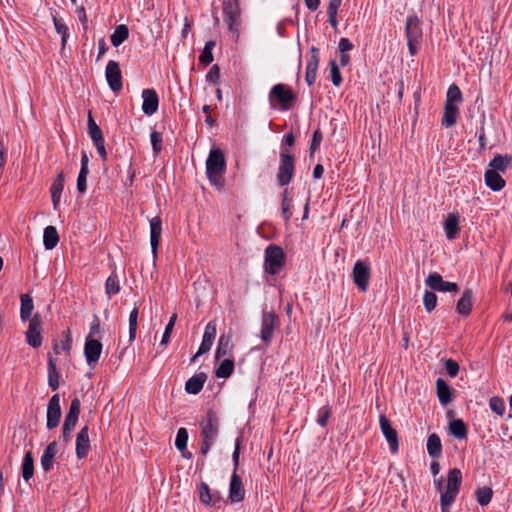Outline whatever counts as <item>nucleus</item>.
<instances>
[{
  "label": "nucleus",
  "mask_w": 512,
  "mask_h": 512,
  "mask_svg": "<svg viewBox=\"0 0 512 512\" xmlns=\"http://www.w3.org/2000/svg\"><path fill=\"white\" fill-rule=\"evenodd\" d=\"M207 380V374L204 372L197 373L190 377L185 383V391L188 394L197 395L203 389Z\"/></svg>",
  "instance_id": "28"
},
{
  "label": "nucleus",
  "mask_w": 512,
  "mask_h": 512,
  "mask_svg": "<svg viewBox=\"0 0 512 512\" xmlns=\"http://www.w3.org/2000/svg\"><path fill=\"white\" fill-rule=\"evenodd\" d=\"M42 324V318L38 313L29 320L25 335L27 343L33 348H39L42 345Z\"/></svg>",
  "instance_id": "11"
},
{
  "label": "nucleus",
  "mask_w": 512,
  "mask_h": 512,
  "mask_svg": "<svg viewBox=\"0 0 512 512\" xmlns=\"http://www.w3.org/2000/svg\"><path fill=\"white\" fill-rule=\"evenodd\" d=\"M197 491L199 494L200 502L205 506L211 505V491L212 490L210 489L209 485L205 482H200L197 485Z\"/></svg>",
  "instance_id": "46"
},
{
  "label": "nucleus",
  "mask_w": 512,
  "mask_h": 512,
  "mask_svg": "<svg viewBox=\"0 0 512 512\" xmlns=\"http://www.w3.org/2000/svg\"><path fill=\"white\" fill-rule=\"evenodd\" d=\"M405 36L407 39L408 51L411 56H415L418 53V46L421 44L423 39L422 21L415 13L407 16L405 23Z\"/></svg>",
  "instance_id": "4"
},
{
  "label": "nucleus",
  "mask_w": 512,
  "mask_h": 512,
  "mask_svg": "<svg viewBox=\"0 0 512 512\" xmlns=\"http://www.w3.org/2000/svg\"><path fill=\"white\" fill-rule=\"evenodd\" d=\"M59 242V234L56 227L49 225L44 229L43 245L46 250L54 249Z\"/></svg>",
  "instance_id": "35"
},
{
  "label": "nucleus",
  "mask_w": 512,
  "mask_h": 512,
  "mask_svg": "<svg viewBox=\"0 0 512 512\" xmlns=\"http://www.w3.org/2000/svg\"><path fill=\"white\" fill-rule=\"evenodd\" d=\"M341 3L342 0H329L327 7L328 22L334 29L338 26L337 12Z\"/></svg>",
  "instance_id": "45"
},
{
  "label": "nucleus",
  "mask_w": 512,
  "mask_h": 512,
  "mask_svg": "<svg viewBox=\"0 0 512 512\" xmlns=\"http://www.w3.org/2000/svg\"><path fill=\"white\" fill-rule=\"evenodd\" d=\"M216 333V323L214 321H209L204 330L202 342L198 349V355H202L211 349L216 337Z\"/></svg>",
  "instance_id": "21"
},
{
  "label": "nucleus",
  "mask_w": 512,
  "mask_h": 512,
  "mask_svg": "<svg viewBox=\"0 0 512 512\" xmlns=\"http://www.w3.org/2000/svg\"><path fill=\"white\" fill-rule=\"evenodd\" d=\"M423 304L425 310L431 313L437 305V295L433 291L426 290L423 295Z\"/></svg>",
  "instance_id": "50"
},
{
  "label": "nucleus",
  "mask_w": 512,
  "mask_h": 512,
  "mask_svg": "<svg viewBox=\"0 0 512 512\" xmlns=\"http://www.w3.org/2000/svg\"><path fill=\"white\" fill-rule=\"evenodd\" d=\"M102 348L103 345L99 340L91 336L86 337L84 344V355L86 358L87 365L91 369H94L96 367L102 353Z\"/></svg>",
  "instance_id": "13"
},
{
  "label": "nucleus",
  "mask_w": 512,
  "mask_h": 512,
  "mask_svg": "<svg viewBox=\"0 0 512 512\" xmlns=\"http://www.w3.org/2000/svg\"><path fill=\"white\" fill-rule=\"evenodd\" d=\"M445 369H446L447 374L450 377L454 378L458 375L460 367H459V364L455 360L446 359L445 360Z\"/></svg>",
  "instance_id": "59"
},
{
  "label": "nucleus",
  "mask_w": 512,
  "mask_h": 512,
  "mask_svg": "<svg viewBox=\"0 0 512 512\" xmlns=\"http://www.w3.org/2000/svg\"><path fill=\"white\" fill-rule=\"evenodd\" d=\"M47 358L48 385L52 391H56L59 388L60 373L57 369L56 360L51 353L47 354Z\"/></svg>",
  "instance_id": "29"
},
{
  "label": "nucleus",
  "mask_w": 512,
  "mask_h": 512,
  "mask_svg": "<svg viewBox=\"0 0 512 512\" xmlns=\"http://www.w3.org/2000/svg\"><path fill=\"white\" fill-rule=\"evenodd\" d=\"M87 125H88V134L94 143L104 141V136L101 128L97 125L95 122L91 111L88 112V119H87Z\"/></svg>",
  "instance_id": "39"
},
{
  "label": "nucleus",
  "mask_w": 512,
  "mask_h": 512,
  "mask_svg": "<svg viewBox=\"0 0 512 512\" xmlns=\"http://www.w3.org/2000/svg\"><path fill=\"white\" fill-rule=\"evenodd\" d=\"M512 166V155L510 154H496L489 162V170L497 173H505Z\"/></svg>",
  "instance_id": "22"
},
{
  "label": "nucleus",
  "mask_w": 512,
  "mask_h": 512,
  "mask_svg": "<svg viewBox=\"0 0 512 512\" xmlns=\"http://www.w3.org/2000/svg\"><path fill=\"white\" fill-rule=\"evenodd\" d=\"M371 276V268L369 263L358 260L352 269L353 282L361 292H366Z\"/></svg>",
  "instance_id": "9"
},
{
  "label": "nucleus",
  "mask_w": 512,
  "mask_h": 512,
  "mask_svg": "<svg viewBox=\"0 0 512 512\" xmlns=\"http://www.w3.org/2000/svg\"><path fill=\"white\" fill-rule=\"evenodd\" d=\"M80 409H81V402H80L79 398L75 397L71 401L69 411L67 414L77 416L79 418Z\"/></svg>",
  "instance_id": "62"
},
{
  "label": "nucleus",
  "mask_w": 512,
  "mask_h": 512,
  "mask_svg": "<svg viewBox=\"0 0 512 512\" xmlns=\"http://www.w3.org/2000/svg\"><path fill=\"white\" fill-rule=\"evenodd\" d=\"M63 340L59 343L57 340H53V351L56 355H59L61 351L70 352L72 348V337L69 328L62 332Z\"/></svg>",
  "instance_id": "36"
},
{
  "label": "nucleus",
  "mask_w": 512,
  "mask_h": 512,
  "mask_svg": "<svg viewBox=\"0 0 512 512\" xmlns=\"http://www.w3.org/2000/svg\"><path fill=\"white\" fill-rule=\"evenodd\" d=\"M445 235L448 240H454L459 233V216L449 213L444 222Z\"/></svg>",
  "instance_id": "30"
},
{
  "label": "nucleus",
  "mask_w": 512,
  "mask_h": 512,
  "mask_svg": "<svg viewBox=\"0 0 512 512\" xmlns=\"http://www.w3.org/2000/svg\"><path fill=\"white\" fill-rule=\"evenodd\" d=\"M459 108L455 104L445 103L442 117V125L446 128L453 127L457 122Z\"/></svg>",
  "instance_id": "32"
},
{
  "label": "nucleus",
  "mask_w": 512,
  "mask_h": 512,
  "mask_svg": "<svg viewBox=\"0 0 512 512\" xmlns=\"http://www.w3.org/2000/svg\"><path fill=\"white\" fill-rule=\"evenodd\" d=\"M20 319L23 322L30 320L34 309L33 299L29 294H22L20 296Z\"/></svg>",
  "instance_id": "34"
},
{
  "label": "nucleus",
  "mask_w": 512,
  "mask_h": 512,
  "mask_svg": "<svg viewBox=\"0 0 512 512\" xmlns=\"http://www.w3.org/2000/svg\"><path fill=\"white\" fill-rule=\"evenodd\" d=\"M268 99L271 108L288 111L293 107L297 96L288 85L278 83L270 89Z\"/></svg>",
  "instance_id": "3"
},
{
  "label": "nucleus",
  "mask_w": 512,
  "mask_h": 512,
  "mask_svg": "<svg viewBox=\"0 0 512 512\" xmlns=\"http://www.w3.org/2000/svg\"><path fill=\"white\" fill-rule=\"evenodd\" d=\"M462 483V472L458 468H453L448 471L447 475V488L444 493V501H449L451 498L456 499Z\"/></svg>",
  "instance_id": "15"
},
{
  "label": "nucleus",
  "mask_w": 512,
  "mask_h": 512,
  "mask_svg": "<svg viewBox=\"0 0 512 512\" xmlns=\"http://www.w3.org/2000/svg\"><path fill=\"white\" fill-rule=\"evenodd\" d=\"M331 414H332V409L329 405L322 406L318 410V415H317V420H316L317 423L321 427H325L327 425L328 419L330 418Z\"/></svg>",
  "instance_id": "53"
},
{
  "label": "nucleus",
  "mask_w": 512,
  "mask_h": 512,
  "mask_svg": "<svg viewBox=\"0 0 512 512\" xmlns=\"http://www.w3.org/2000/svg\"><path fill=\"white\" fill-rule=\"evenodd\" d=\"M354 48L353 43L348 38H341L338 43L340 53H346Z\"/></svg>",
  "instance_id": "63"
},
{
  "label": "nucleus",
  "mask_w": 512,
  "mask_h": 512,
  "mask_svg": "<svg viewBox=\"0 0 512 512\" xmlns=\"http://www.w3.org/2000/svg\"><path fill=\"white\" fill-rule=\"evenodd\" d=\"M188 431L186 428H179L176 434L175 446L180 452H184L188 443Z\"/></svg>",
  "instance_id": "49"
},
{
  "label": "nucleus",
  "mask_w": 512,
  "mask_h": 512,
  "mask_svg": "<svg viewBox=\"0 0 512 512\" xmlns=\"http://www.w3.org/2000/svg\"><path fill=\"white\" fill-rule=\"evenodd\" d=\"M225 171L226 160L223 151L219 148L211 149L206 159V175L211 185L218 190L224 187Z\"/></svg>",
  "instance_id": "2"
},
{
  "label": "nucleus",
  "mask_w": 512,
  "mask_h": 512,
  "mask_svg": "<svg viewBox=\"0 0 512 512\" xmlns=\"http://www.w3.org/2000/svg\"><path fill=\"white\" fill-rule=\"evenodd\" d=\"M223 16L228 30L238 39L241 25L240 0H223Z\"/></svg>",
  "instance_id": "6"
},
{
  "label": "nucleus",
  "mask_w": 512,
  "mask_h": 512,
  "mask_svg": "<svg viewBox=\"0 0 512 512\" xmlns=\"http://www.w3.org/2000/svg\"><path fill=\"white\" fill-rule=\"evenodd\" d=\"M105 77L109 88L118 95L123 88L122 72L117 61H108L105 69Z\"/></svg>",
  "instance_id": "10"
},
{
  "label": "nucleus",
  "mask_w": 512,
  "mask_h": 512,
  "mask_svg": "<svg viewBox=\"0 0 512 512\" xmlns=\"http://www.w3.org/2000/svg\"><path fill=\"white\" fill-rule=\"evenodd\" d=\"M427 453L433 459H437L441 456L442 442L438 434L432 433L428 436Z\"/></svg>",
  "instance_id": "33"
},
{
  "label": "nucleus",
  "mask_w": 512,
  "mask_h": 512,
  "mask_svg": "<svg viewBox=\"0 0 512 512\" xmlns=\"http://www.w3.org/2000/svg\"><path fill=\"white\" fill-rule=\"evenodd\" d=\"M295 174V156L288 148H281L279 153V166L276 174L280 187L287 186Z\"/></svg>",
  "instance_id": "5"
},
{
  "label": "nucleus",
  "mask_w": 512,
  "mask_h": 512,
  "mask_svg": "<svg viewBox=\"0 0 512 512\" xmlns=\"http://www.w3.org/2000/svg\"><path fill=\"white\" fill-rule=\"evenodd\" d=\"M234 368V361L226 358L222 360L219 366L215 369V376L220 379H227L232 375Z\"/></svg>",
  "instance_id": "41"
},
{
  "label": "nucleus",
  "mask_w": 512,
  "mask_h": 512,
  "mask_svg": "<svg viewBox=\"0 0 512 512\" xmlns=\"http://www.w3.org/2000/svg\"><path fill=\"white\" fill-rule=\"evenodd\" d=\"M484 182L485 185L493 192L501 191L506 185V181L500 175V173L489 169H486L484 173Z\"/></svg>",
  "instance_id": "25"
},
{
  "label": "nucleus",
  "mask_w": 512,
  "mask_h": 512,
  "mask_svg": "<svg viewBox=\"0 0 512 512\" xmlns=\"http://www.w3.org/2000/svg\"><path fill=\"white\" fill-rule=\"evenodd\" d=\"M51 14H52V21H53L55 30L59 35H61V47H62V49H64L65 45L67 43V39L69 37V28L63 22L62 19L58 18L57 12H54Z\"/></svg>",
  "instance_id": "40"
},
{
  "label": "nucleus",
  "mask_w": 512,
  "mask_h": 512,
  "mask_svg": "<svg viewBox=\"0 0 512 512\" xmlns=\"http://www.w3.org/2000/svg\"><path fill=\"white\" fill-rule=\"evenodd\" d=\"M330 77L333 85L339 87L342 84L343 78L335 59L329 61Z\"/></svg>",
  "instance_id": "48"
},
{
  "label": "nucleus",
  "mask_w": 512,
  "mask_h": 512,
  "mask_svg": "<svg viewBox=\"0 0 512 512\" xmlns=\"http://www.w3.org/2000/svg\"><path fill=\"white\" fill-rule=\"evenodd\" d=\"M129 37V29L127 25L120 24L116 26L114 32L111 34V44L114 47L120 46L124 41H126Z\"/></svg>",
  "instance_id": "42"
},
{
  "label": "nucleus",
  "mask_w": 512,
  "mask_h": 512,
  "mask_svg": "<svg viewBox=\"0 0 512 512\" xmlns=\"http://www.w3.org/2000/svg\"><path fill=\"white\" fill-rule=\"evenodd\" d=\"M323 140V134L319 128H317L313 132L312 140L309 147L310 156H313L314 153L319 149L321 142Z\"/></svg>",
  "instance_id": "55"
},
{
  "label": "nucleus",
  "mask_w": 512,
  "mask_h": 512,
  "mask_svg": "<svg viewBox=\"0 0 512 512\" xmlns=\"http://www.w3.org/2000/svg\"><path fill=\"white\" fill-rule=\"evenodd\" d=\"M61 406L59 394H54L47 405V422L46 427L48 430H53L59 425L61 419Z\"/></svg>",
  "instance_id": "16"
},
{
  "label": "nucleus",
  "mask_w": 512,
  "mask_h": 512,
  "mask_svg": "<svg viewBox=\"0 0 512 512\" xmlns=\"http://www.w3.org/2000/svg\"><path fill=\"white\" fill-rule=\"evenodd\" d=\"M90 451L89 427L83 426L76 436V456L78 459H84Z\"/></svg>",
  "instance_id": "19"
},
{
  "label": "nucleus",
  "mask_w": 512,
  "mask_h": 512,
  "mask_svg": "<svg viewBox=\"0 0 512 512\" xmlns=\"http://www.w3.org/2000/svg\"><path fill=\"white\" fill-rule=\"evenodd\" d=\"M379 425L380 430L387 440L389 444V448L391 453L398 452L399 449V441H398V433L397 431L392 427L391 421L384 415L381 414L379 416Z\"/></svg>",
  "instance_id": "14"
},
{
  "label": "nucleus",
  "mask_w": 512,
  "mask_h": 512,
  "mask_svg": "<svg viewBox=\"0 0 512 512\" xmlns=\"http://www.w3.org/2000/svg\"><path fill=\"white\" fill-rule=\"evenodd\" d=\"M425 284L432 291L450 293H456L459 291V286L457 283L445 281L438 272H431L425 279Z\"/></svg>",
  "instance_id": "12"
},
{
  "label": "nucleus",
  "mask_w": 512,
  "mask_h": 512,
  "mask_svg": "<svg viewBox=\"0 0 512 512\" xmlns=\"http://www.w3.org/2000/svg\"><path fill=\"white\" fill-rule=\"evenodd\" d=\"M220 79V68L217 64H214L206 74V81L217 84Z\"/></svg>",
  "instance_id": "60"
},
{
  "label": "nucleus",
  "mask_w": 512,
  "mask_h": 512,
  "mask_svg": "<svg viewBox=\"0 0 512 512\" xmlns=\"http://www.w3.org/2000/svg\"><path fill=\"white\" fill-rule=\"evenodd\" d=\"M149 222L151 251L154 258H156L162 233V220L159 216H155Z\"/></svg>",
  "instance_id": "20"
},
{
  "label": "nucleus",
  "mask_w": 512,
  "mask_h": 512,
  "mask_svg": "<svg viewBox=\"0 0 512 512\" xmlns=\"http://www.w3.org/2000/svg\"><path fill=\"white\" fill-rule=\"evenodd\" d=\"M489 406L491 410L499 416H503L505 413L506 406L504 400L501 397H491L489 400Z\"/></svg>",
  "instance_id": "51"
},
{
  "label": "nucleus",
  "mask_w": 512,
  "mask_h": 512,
  "mask_svg": "<svg viewBox=\"0 0 512 512\" xmlns=\"http://www.w3.org/2000/svg\"><path fill=\"white\" fill-rule=\"evenodd\" d=\"M21 475L26 482L34 475V459L31 451H27L24 455L21 465Z\"/></svg>",
  "instance_id": "37"
},
{
  "label": "nucleus",
  "mask_w": 512,
  "mask_h": 512,
  "mask_svg": "<svg viewBox=\"0 0 512 512\" xmlns=\"http://www.w3.org/2000/svg\"><path fill=\"white\" fill-rule=\"evenodd\" d=\"M213 60H214L213 53L210 51L207 52L206 50H203L199 56V62L204 66L209 65L210 63L213 62Z\"/></svg>",
  "instance_id": "64"
},
{
  "label": "nucleus",
  "mask_w": 512,
  "mask_h": 512,
  "mask_svg": "<svg viewBox=\"0 0 512 512\" xmlns=\"http://www.w3.org/2000/svg\"><path fill=\"white\" fill-rule=\"evenodd\" d=\"M292 207H293V205L291 204V201L281 202L282 217L286 223H288L290 221V219L293 215Z\"/></svg>",
  "instance_id": "61"
},
{
  "label": "nucleus",
  "mask_w": 512,
  "mask_h": 512,
  "mask_svg": "<svg viewBox=\"0 0 512 512\" xmlns=\"http://www.w3.org/2000/svg\"><path fill=\"white\" fill-rule=\"evenodd\" d=\"M279 325L278 315L274 311H263L261 319L260 339L269 345L274 336V330Z\"/></svg>",
  "instance_id": "8"
},
{
  "label": "nucleus",
  "mask_w": 512,
  "mask_h": 512,
  "mask_svg": "<svg viewBox=\"0 0 512 512\" xmlns=\"http://www.w3.org/2000/svg\"><path fill=\"white\" fill-rule=\"evenodd\" d=\"M286 256L283 249L276 245L270 244L265 249L264 270L269 275H276L285 265Z\"/></svg>",
  "instance_id": "7"
},
{
  "label": "nucleus",
  "mask_w": 512,
  "mask_h": 512,
  "mask_svg": "<svg viewBox=\"0 0 512 512\" xmlns=\"http://www.w3.org/2000/svg\"><path fill=\"white\" fill-rule=\"evenodd\" d=\"M220 431V418L217 413L208 409L205 418L200 422V454L206 456L216 443Z\"/></svg>",
  "instance_id": "1"
},
{
  "label": "nucleus",
  "mask_w": 512,
  "mask_h": 512,
  "mask_svg": "<svg viewBox=\"0 0 512 512\" xmlns=\"http://www.w3.org/2000/svg\"><path fill=\"white\" fill-rule=\"evenodd\" d=\"M89 174V170H80L77 177V191L80 194H84L87 190V176Z\"/></svg>",
  "instance_id": "57"
},
{
  "label": "nucleus",
  "mask_w": 512,
  "mask_h": 512,
  "mask_svg": "<svg viewBox=\"0 0 512 512\" xmlns=\"http://www.w3.org/2000/svg\"><path fill=\"white\" fill-rule=\"evenodd\" d=\"M152 144V150L155 155H158L162 151L163 136L161 132L152 131L150 135Z\"/></svg>",
  "instance_id": "52"
},
{
  "label": "nucleus",
  "mask_w": 512,
  "mask_h": 512,
  "mask_svg": "<svg viewBox=\"0 0 512 512\" xmlns=\"http://www.w3.org/2000/svg\"><path fill=\"white\" fill-rule=\"evenodd\" d=\"M241 450V437H237L235 440V448L232 453L233 471L237 473L239 467V458Z\"/></svg>",
  "instance_id": "58"
},
{
  "label": "nucleus",
  "mask_w": 512,
  "mask_h": 512,
  "mask_svg": "<svg viewBox=\"0 0 512 512\" xmlns=\"http://www.w3.org/2000/svg\"><path fill=\"white\" fill-rule=\"evenodd\" d=\"M449 432L456 439H465L468 434L467 426L462 419H454L449 422Z\"/></svg>",
  "instance_id": "38"
},
{
  "label": "nucleus",
  "mask_w": 512,
  "mask_h": 512,
  "mask_svg": "<svg viewBox=\"0 0 512 512\" xmlns=\"http://www.w3.org/2000/svg\"><path fill=\"white\" fill-rule=\"evenodd\" d=\"M120 292V283L116 271H112L111 275L105 282V293L110 299L112 296Z\"/></svg>",
  "instance_id": "43"
},
{
  "label": "nucleus",
  "mask_w": 512,
  "mask_h": 512,
  "mask_svg": "<svg viewBox=\"0 0 512 512\" xmlns=\"http://www.w3.org/2000/svg\"><path fill=\"white\" fill-rule=\"evenodd\" d=\"M320 61L319 49L315 46L310 48V58L307 62L306 69L318 70Z\"/></svg>",
  "instance_id": "54"
},
{
  "label": "nucleus",
  "mask_w": 512,
  "mask_h": 512,
  "mask_svg": "<svg viewBox=\"0 0 512 512\" xmlns=\"http://www.w3.org/2000/svg\"><path fill=\"white\" fill-rule=\"evenodd\" d=\"M65 177L63 171H60L52 182L50 187L53 208L57 209L60 204L61 194L64 189Z\"/></svg>",
  "instance_id": "26"
},
{
  "label": "nucleus",
  "mask_w": 512,
  "mask_h": 512,
  "mask_svg": "<svg viewBox=\"0 0 512 512\" xmlns=\"http://www.w3.org/2000/svg\"><path fill=\"white\" fill-rule=\"evenodd\" d=\"M57 443L52 441L43 451L41 456V467L45 472H49L53 467V460L56 454Z\"/></svg>",
  "instance_id": "31"
},
{
  "label": "nucleus",
  "mask_w": 512,
  "mask_h": 512,
  "mask_svg": "<svg viewBox=\"0 0 512 512\" xmlns=\"http://www.w3.org/2000/svg\"><path fill=\"white\" fill-rule=\"evenodd\" d=\"M462 101V92L456 84H451L447 90L445 103L455 104Z\"/></svg>",
  "instance_id": "47"
},
{
  "label": "nucleus",
  "mask_w": 512,
  "mask_h": 512,
  "mask_svg": "<svg viewBox=\"0 0 512 512\" xmlns=\"http://www.w3.org/2000/svg\"><path fill=\"white\" fill-rule=\"evenodd\" d=\"M245 493L242 478L233 471L229 483L228 500L231 503H239L244 500Z\"/></svg>",
  "instance_id": "17"
},
{
  "label": "nucleus",
  "mask_w": 512,
  "mask_h": 512,
  "mask_svg": "<svg viewBox=\"0 0 512 512\" xmlns=\"http://www.w3.org/2000/svg\"><path fill=\"white\" fill-rule=\"evenodd\" d=\"M233 346L232 334L230 332L227 334H221L215 351V359L219 360L222 357L230 356L232 354Z\"/></svg>",
  "instance_id": "24"
},
{
  "label": "nucleus",
  "mask_w": 512,
  "mask_h": 512,
  "mask_svg": "<svg viewBox=\"0 0 512 512\" xmlns=\"http://www.w3.org/2000/svg\"><path fill=\"white\" fill-rule=\"evenodd\" d=\"M436 395L440 404L447 406L453 399V389L444 379L438 378L436 380Z\"/></svg>",
  "instance_id": "27"
},
{
  "label": "nucleus",
  "mask_w": 512,
  "mask_h": 512,
  "mask_svg": "<svg viewBox=\"0 0 512 512\" xmlns=\"http://www.w3.org/2000/svg\"><path fill=\"white\" fill-rule=\"evenodd\" d=\"M142 111L145 115L151 116L155 114L159 107V96L153 88L144 89L142 91Z\"/></svg>",
  "instance_id": "18"
},
{
  "label": "nucleus",
  "mask_w": 512,
  "mask_h": 512,
  "mask_svg": "<svg viewBox=\"0 0 512 512\" xmlns=\"http://www.w3.org/2000/svg\"><path fill=\"white\" fill-rule=\"evenodd\" d=\"M474 293L471 289H465L462 296L457 301L456 311L463 317L471 314L473 307Z\"/></svg>",
  "instance_id": "23"
},
{
  "label": "nucleus",
  "mask_w": 512,
  "mask_h": 512,
  "mask_svg": "<svg viewBox=\"0 0 512 512\" xmlns=\"http://www.w3.org/2000/svg\"><path fill=\"white\" fill-rule=\"evenodd\" d=\"M176 319H177V314L174 313L170 317V320H169V322L167 323V325L165 327V331L163 333L160 345H166L169 342V339H170L171 333L173 331Z\"/></svg>",
  "instance_id": "56"
},
{
  "label": "nucleus",
  "mask_w": 512,
  "mask_h": 512,
  "mask_svg": "<svg viewBox=\"0 0 512 512\" xmlns=\"http://www.w3.org/2000/svg\"><path fill=\"white\" fill-rule=\"evenodd\" d=\"M475 496L478 504L484 507L491 502L493 497V490L488 486L480 487L475 490Z\"/></svg>",
  "instance_id": "44"
}]
</instances>
